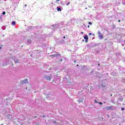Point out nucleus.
<instances>
[{
  "instance_id": "f257e3e1",
  "label": "nucleus",
  "mask_w": 125,
  "mask_h": 125,
  "mask_svg": "<svg viewBox=\"0 0 125 125\" xmlns=\"http://www.w3.org/2000/svg\"><path fill=\"white\" fill-rule=\"evenodd\" d=\"M98 34L99 39L100 40H103L104 37H103V35H102L101 32L100 31H98Z\"/></svg>"
},
{
  "instance_id": "f03ea898",
  "label": "nucleus",
  "mask_w": 125,
  "mask_h": 125,
  "mask_svg": "<svg viewBox=\"0 0 125 125\" xmlns=\"http://www.w3.org/2000/svg\"><path fill=\"white\" fill-rule=\"evenodd\" d=\"M112 108H113V106L112 105L109 106H106L105 107V108L106 109V110H107V111L113 110Z\"/></svg>"
},
{
  "instance_id": "7ed1b4c3",
  "label": "nucleus",
  "mask_w": 125,
  "mask_h": 125,
  "mask_svg": "<svg viewBox=\"0 0 125 125\" xmlns=\"http://www.w3.org/2000/svg\"><path fill=\"white\" fill-rule=\"evenodd\" d=\"M21 83L22 84L24 83H28V80L25 79L24 80L22 81Z\"/></svg>"
},
{
  "instance_id": "20e7f679",
  "label": "nucleus",
  "mask_w": 125,
  "mask_h": 125,
  "mask_svg": "<svg viewBox=\"0 0 125 125\" xmlns=\"http://www.w3.org/2000/svg\"><path fill=\"white\" fill-rule=\"evenodd\" d=\"M52 56H53V57H58V56H60V53H58L56 54H53L52 55Z\"/></svg>"
},
{
  "instance_id": "39448f33",
  "label": "nucleus",
  "mask_w": 125,
  "mask_h": 125,
  "mask_svg": "<svg viewBox=\"0 0 125 125\" xmlns=\"http://www.w3.org/2000/svg\"><path fill=\"white\" fill-rule=\"evenodd\" d=\"M47 81H50L51 80V78H50V76H47L46 77Z\"/></svg>"
},
{
  "instance_id": "423d86ee",
  "label": "nucleus",
  "mask_w": 125,
  "mask_h": 125,
  "mask_svg": "<svg viewBox=\"0 0 125 125\" xmlns=\"http://www.w3.org/2000/svg\"><path fill=\"white\" fill-rule=\"evenodd\" d=\"M84 40H88V36L87 35H86L84 37Z\"/></svg>"
},
{
  "instance_id": "0eeeda50",
  "label": "nucleus",
  "mask_w": 125,
  "mask_h": 125,
  "mask_svg": "<svg viewBox=\"0 0 125 125\" xmlns=\"http://www.w3.org/2000/svg\"><path fill=\"white\" fill-rule=\"evenodd\" d=\"M14 61H15V63H19V60H18L17 59H15Z\"/></svg>"
},
{
  "instance_id": "6e6552de",
  "label": "nucleus",
  "mask_w": 125,
  "mask_h": 125,
  "mask_svg": "<svg viewBox=\"0 0 125 125\" xmlns=\"http://www.w3.org/2000/svg\"><path fill=\"white\" fill-rule=\"evenodd\" d=\"M57 10H58V11H61V8L60 7H57Z\"/></svg>"
},
{
  "instance_id": "1a4fd4ad",
  "label": "nucleus",
  "mask_w": 125,
  "mask_h": 125,
  "mask_svg": "<svg viewBox=\"0 0 125 125\" xmlns=\"http://www.w3.org/2000/svg\"><path fill=\"white\" fill-rule=\"evenodd\" d=\"M16 23V22L15 21H12V25H13V26H14L15 25Z\"/></svg>"
},
{
  "instance_id": "9d476101",
  "label": "nucleus",
  "mask_w": 125,
  "mask_h": 125,
  "mask_svg": "<svg viewBox=\"0 0 125 125\" xmlns=\"http://www.w3.org/2000/svg\"><path fill=\"white\" fill-rule=\"evenodd\" d=\"M78 102H83V100L82 99H80L78 100Z\"/></svg>"
},
{
  "instance_id": "9b49d317",
  "label": "nucleus",
  "mask_w": 125,
  "mask_h": 125,
  "mask_svg": "<svg viewBox=\"0 0 125 125\" xmlns=\"http://www.w3.org/2000/svg\"><path fill=\"white\" fill-rule=\"evenodd\" d=\"M88 24H89V25H92V22H88Z\"/></svg>"
},
{
  "instance_id": "f8f14e48",
  "label": "nucleus",
  "mask_w": 125,
  "mask_h": 125,
  "mask_svg": "<svg viewBox=\"0 0 125 125\" xmlns=\"http://www.w3.org/2000/svg\"><path fill=\"white\" fill-rule=\"evenodd\" d=\"M2 14H3V15H5V12H3L2 13Z\"/></svg>"
},
{
  "instance_id": "ddd939ff",
  "label": "nucleus",
  "mask_w": 125,
  "mask_h": 125,
  "mask_svg": "<svg viewBox=\"0 0 125 125\" xmlns=\"http://www.w3.org/2000/svg\"><path fill=\"white\" fill-rule=\"evenodd\" d=\"M91 35H92V33H89V36H91Z\"/></svg>"
},
{
  "instance_id": "4468645a",
  "label": "nucleus",
  "mask_w": 125,
  "mask_h": 125,
  "mask_svg": "<svg viewBox=\"0 0 125 125\" xmlns=\"http://www.w3.org/2000/svg\"><path fill=\"white\" fill-rule=\"evenodd\" d=\"M121 110H122V111H124V110H125V108H122L121 109Z\"/></svg>"
},
{
  "instance_id": "2eb2a0df",
  "label": "nucleus",
  "mask_w": 125,
  "mask_h": 125,
  "mask_svg": "<svg viewBox=\"0 0 125 125\" xmlns=\"http://www.w3.org/2000/svg\"><path fill=\"white\" fill-rule=\"evenodd\" d=\"M70 4V2H68V3L66 4V5H69Z\"/></svg>"
},
{
  "instance_id": "dca6fc26",
  "label": "nucleus",
  "mask_w": 125,
  "mask_h": 125,
  "mask_svg": "<svg viewBox=\"0 0 125 125\" xmlns=\"http://www.w3.org/2000/svg\"><path fill=\"white\" fill-rule=\"evenodd\" d=\"M99 104H100L101 105H102V103L100 102V103H99Z\"/></svg>"
},
{
  "instance_id": "f3484780",
  "label": "nucleus",
  "mask_w": 125,
  "mask_h": 125,
  "mask_svg": "<svg viewBox=\"0 0 125 125\" xmlns=\"http://www.w3.org/2000/svg\"><path fill=\"white\" fill-rule=\"evenodd\" d=\"M95 103H97V101L95 100Z\"/></svg>"
},
{
  "instance_id": "a211bd4d",
  "label": "nucleus",
  "mask_w": 125,
  "mask_h": 125,
  "mask_svg": "<svg viewBox=\"0 0 125 125\" xmlns=\"http://www.w3.org/2000/svg\"><path fill=\"white\" fill-rule=\"evenodd\" d=\"M87 40H85V42H87Z\"/></svg>"
},
{
  "instance_id": "6ab92c4d",
  "label": "nucleus",
  "mask_w": 125,
  "mask_h": 125,
  "mask_svg": "<svg viewBox=\"0 0 125 125\" xmlns=\"http://www.w3.org/2000/svg\"><path fill=\"white\" fill-rule=\"evenodd\" d=\"M24 6L26 7V6H27V4H25Z\"/></svg>"
},
{
  "instance_id": "aec40b11",
  "label": "nucleus",
  "mask_w": 125,
  "mask_h": 125,
  "mask_svg": "<svg viewBox=\"0 0 125 125\" xmlns=\"http://www.w3.org/2000/svg\"><path fill=\"white\" fill-rule=\"evenodd\" d=\"M118 22H121V20H119L118 21Z\"/></svg>"
},
{
  "instance_id": "412c9836",
  "label": "nucleus",
  "mask_w": 125,
  "mask_h": 125,
  "mask_svg": "<svg viewBox=\"0 0 125 125\" xmlns=\"http://www.w3.org/2000/svg\"><path fill=\"white\" fill-rule=\"evenodd\" d=\"M60 0H56L57 1H59Z\"/></svg>"
},
{
  "instance_id": "4be33fe9",
  "label": "nucleus",
  "mask_w": 125,
  "mask_h": 125,
  "mask_svg": "<svg viewBox=\"0 0 125 125\" xmlns=\"http://www.w3.org/2000/svg\"><path fill=\"white\" fill-rule=\"evenodd\" d=\"M62 59H61V62H62Z\"/></svg>"
},
{
  "instance_id": "5701e85b",
  "label": "nucleus",
  "mask_w": 125,
  "mask_h": 125,
  "mask_svg": "<svg viewBox=\"0 0 125 125\" xmlns=\"http://www.w3.org/2000/svg\"><path fill=\"white\" fill-rule=\"evenodd\" d=\"M66 37L65 36L63 37V39H65Z\"/></svg>"
},
{
  "instance_id": "b1692460",
  "label": "nucleus",
  "mask_w": 125,
  "mask_h": 125,
  "mask_svg": "<svg viewBox=\"0 0 125 125\" xmlns=\"http://www.w3.org/2000/svg\"><path fill=\"white\" fill-rule=\"evenodd\" d=\"M123 4H124V5H125V3H124V2H123Z\"/></svg>"
},
{
  "instance_id": "393cba45",
  "label": "nucleus",
  "mask_w": 125,
  "mask_h": 125,
  "mask_svg": "<svg viewBox=\"0 0 125 125\" xmlns=\"http://www.w3.org/2000/svg\"><path fill=\"white\" fill-rule=\"evenodd\" d=\"M83 42H84V40H83Z\"/></svg>"
},
{
  "instance_id": "a878e982",
  "label": "nucleus",
  "mask_w": 125,
  "mask_h": 125,
  "mask_svg": "<svg viewBox=\"0 0 125 125\" xmlns=\"http://www.w3.org/2000/svg\"><path fill=\"white\" fill-rule=\"evenodd\" d=\"M88 28H89V25H88Z\"/></svg>"
},
{
  "instance_id": "bb28decb",
  "label": "nucleus",
  "mask_w": 125,
  "mask_h": 125,
  "mask_svg": "<svg viewBox=\"0 0 125 125\" xmlns=\"http://www.w3.org/2000/svg\"><path fill=\"white\" fill-rule=\"evenodd\" d=\"M76 61H74V63H75Z\"/></svg>"
},
{
  "instance_id": "cd10ccee",
  "label": "nucleus",
  "mask_w": 125,
  "mask_h": 125,
  "mask_svg": "<svg viewBox=\"0 0 125 125\" xmlns=\"http://www.w3.org/2000/svg\"><path fill=\"white\" fill-rule=\"evenodd\" d=\"M93 36H94V34H93Z\"/></svg>"
},
{
  "instance_id": "c85d7f7f",
  "label": "nucleus",
  "mask_w": 125,
  "mask_h": 125,
  "mask_svg": "<svg viewBox=\"0 0 125 125\" xmlns=\"http://www.w3.org/2000/svg\"><path fill=\"white\" fill-rule=\"evenodd\" d=\"M0 48H1V47H0Z\"/></svg>"
},
{
  "instance_id": "c756f323",
  "label": "nucleus",
  "mask_w": 125,
  "mask_h": 125,
  "mask_svg": "<svg viewBox=\"0 0 125 125\" xmlns=\"http://www.w3.org/2000/svg\"><path fill=\"white\" fill-rule=\"evenodd\" d=\"M98 65H99V66L100 64H99Z\"/></svg>"
},
{
  "instance_id": "7c9ffc66",
  "label": "nucleus",
  "mask_w": 125,
  "mask_h": 125,
  "mask_svg": "<svg viewBox=\"0 0 125 125\" xmlns=\"http://www.w3.org/2000/svg\"><path fill=\"white\" fill-rule=\"evenodd\" d=\"M37 125H39V124H38Z\"/></svg>"
}]
</instances>
